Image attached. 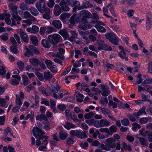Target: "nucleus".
Here are the masks:
<instances>
[{
	"label": "nucleus",
	"mask_w": 152,
	"mask_h": 152,
	"mask_svg": "<svg viewBox=\"0 0 152 152\" xmlns=\"http://www.w3.org/2000/svg\"><path fill=\"white\" fill-rule=\"evenodd\" d=\"M126 139L129 142H132L134 140V137L131 135H128L126 136Z\"/></svg>",
	"instance_id": "nucleus-62"
},
{
	"label": "nucleus",
	"mask_w": 152,
	"mask_h": 152,
	"mask_svg": "<svg viewBox=\"0 0 152 152\" xmlns=\"http://www.w3.org/2000/svg\"><path fill=\"white\" fill-rule=\"evenodd\" d=\"M8 7L10 10V13L12 17L17 22V24H19V21L21 20V18L18 15L17 6L12 2L9 4Z\"/></svg>",
	"instance_id": "nucleus-2"
},
{
	"label": "nucleus",
	"mask_w": 152,
	"mask_h": 152,
	"mask_svg": "<svg viewBox=\"0 0 152 152\" xmlns=\"http://www.w3.org/2000/svg\"><path fill=\"white\" fill-rule=\"evenodd\" d=\"M22 78L23 80V83L24 86H27L30 83V81L28 77L26 75H22Z\"/></svg>",
	"instance_id": "nucleus-28"
},
{
	"label": "nucleus",
	"mask_w": 152,
	"mask_h": 152,
	"mask_svg": "<svg viewBox=\"0 0 152 152\" xmlns=\"http://www.w3.org/2000/svg\"><path fill=\"white\" fill-rule=\"evenodd\" d=\"M100 123L101 124L102 127L104 126H109L110 123L109 121H107L106 119H102L100 121Z\"/></svg>",
	"instance_id": "nucleus-25"
},
{
	"label": "nucleus",
	"mask_w": 152,
	"mask_h": 152,
	"mask_svg": "<svg viewBox=\"0 0 152 152\" xmlns=\"http://www.w3.org/2000/svg\"><path fill=\"white\" fill-rule=\"evenodd\" d=\"M62 38L61 36L57 34H53L50 35L48 38Z\"/></svg>",
	"instance_id": "nucleus-56"
},
{
	"label": "nucleus",
	"mask_w": 152,
	"mask_h": 152,
	"mask_svg": "<svg viewBox=\"0 0 152 152\" xmlns=\"http://www.w3.org/2000/svg\"><path fill=\"white\" fill-rule=\"evenodd\" d=\"M70 33L71 35V37L70 38H75L77 37V33L75 31H71Z\"/></svg>",
	"instance_id": "nucleus-60"
},
{
	"label": "nucleus",
	"mask_w": 152,
	"mask_h": 152,
	"mask_svg": "<svg viewBox=\"0 0 152 152\" xmlns=\"http://www.w3.org/2000/svg\"><path fill=\"white\" fill-rule=\"evenodd\" d=\"M17 64L21 70H23L24 69V63L22 61H18L17 62Z\"/></svg>",
	"instance_id": "nucleus-51"
},
{
	"label": "nucleus",
	"mask_w": 152,
	"mask_h": 152,
	"mask_svg": "<svg viewBox=\"0 0 152 152\" xmlns=\"http://www.w3.org/2000/svg\"><path fill=\"white\" fill-rule=\"evenodd\" d=\"M53 12L54 14L56 16L59 15L61 12V10L58 4H56L54 7Z\"/></svg>",
	"instance_id": "nucleus-8"
},
{
	"label": "nucleus",
	"mask_w": 152,
	"mask_h": 152,
	"mask_svg": "<svg viewBox=\"0 0 152 152\" xmlns=\"http://www.w3.org/2000/svg\"><path fill=\"white\" fill-rule=\"evenodd\" d=\"M109 41L112 44L116 45L119 44L120 39H108Z\"/></svg>",
	"instance_id": "nucleus-32"
},
{
	"label": "nucleus",
	"mask_w": 152,
	"mask_h": 152,
	"mask_svg": "<svg viewBox=\"0 0 152 152\" xmlns=\"http://www.w3.org/2000/svg\"><path fill=\"white\" fill-rule=\"evenodd\" d=\"M29 10L31 14L34 16H36L39 15V13L38 11L34 7H30Z\"/></svg>",
	"instance_id": "nucleus-20"
},
{
	"label": "nucleus",
	"mask_w": 152,
	"mask_h": 152,
	"mask_svg": "<svg viewBox=\"0 0 152 152\" xmlns=\"http://www.w3.org/2000/svg\"><path fill=\"white\" fill-rule=\"evenodd\" d=\"M44 76L45 80H50L53 77V75L49 71L44 72Z\"/></svg>",
	"instance_id": "nucleus-13"
},
{
	"label": "nucleus",
	"mask_w": 152,
	"mask_h": 152,
	"mask_svg": "<svg viewBox=\"0 0 152 152\" xmlns=\"http://www.w3.org/2000/svg\"><path fill=\"white\" fill-rule=\"evenodd\" d=\"M33 134L34 136L37 139H39L40 137L44 136L45 133L42 129H39L38 127H34L32 129Z\"/></svg>",
	"instance_id": "nucleus-4"
},
{
	"label": "nucleus",
	"mask_w": 152,
	"mask_h": 152,
	"mask_svg": "<svg viewBox=\"0 0 152 152\" xmlns=\"http://www.w3.org/2000/svg\"><path fill=\"white\" fill-rule=\"evenodd\" d=\"M6 15L7 17L5 18V20L7 24L11 25V20L10 19V15L9 14H7Z\"/></svg>",
	"instance_id": "nucleus-48"
},
{
	"label": "nucleus",
	"mask_w": 152,
	"mask_h": 152,
	"mask_svg": "<svg viewBox=\"0 0 152 152\" xmlns=\"http://www.w3.org/2000/svg\"><path fill=\"white\" fill-rule=\"evenodd\" d=\"M7 100L5 98H0V107H4L6 105Z\"/></svg>",
	"instance_id": "nucleus-44"
},
{
	"label": "nucleus",
	"mask_w": 152,
	"mask_h": 152,
	"mask_svg": "<svg viewBox=\"0 0 152 152\" xmlns=\"http://www.w3.org/2000/svg\"><path fill=\"white\" fill-rule=\"evenodd\" d=\"M4 134L5 135V136L6 137L8 134V133H10V134L12 135L13 137V133L11 129L9 127H7L4 129Z\"/></svg>",
	"instance_id": "nucleus-36"
},
{
	"label": "nucleus",
	"mask_w": 152,
	"mask_h": 152,
	"mask_svg": "<svg viewBox=\"0 0 152 152\" xmlns=\"http://www.w3.org/2000/svg\"><path fill=\"white\" fill-rule=\"evenodd\" d=\"M97 32L94 29H92L91 30L90 34L89 36V38H95V36L97 34Z\"/></svg>",
	"instance_id": "nucleus-35"
},
{
	"label": "nucleus",
	"mask_w": 152,
	"mask_h": 152,
	"mask_svg": "<svg viewBox=\"0 0 152 152\" xmlns=\"http://www.w3.org/2000/svg\"><path fill=\"white\" fill-rule=\"evenodd\" d=\"M29 61L33 66L35 67L38 66L39 62L37 58H30Z\"/></svg>",
	"instance_id": "nucleus-11"
},
{
	"label": "nucleus",
	"mask_w": 152,
	"mask_h": 152,
	"mask_svg": "<svg viewBox=\"0 0 152 152\" xmlns=\"http://www.w3.org/2000/svg\"><path fill=\"white\" fill-rule=\"evenodd\" d=\"M70 134L73 137L76 136L80 139H85L87 137V136L84 131L79 130H72L70 131Z\"/></svg>",
	"instance_id": "nucleus-3"
},
{
	"label": "nucleus",
	"mask_w": 152,
	"mask_h": 152,
	"mask_svg": "<svg viewBox=\"0 0 152 152\" xmlns=\"http://www.w3.org/2000/svg\"><path fill=\"white\" fill-rule=\"evenodd\" d=\"M138 140L142 145L146 146L148 144V143L147 144V141L143 137H140V138H139Z\"/></svg>",
	"instance_id": "nucleus-40"
},
{
	"label": "nucleus",
	"mask_w": 152,
	"mask_h": 152,
	"mask_svg": "<svg viewBox=\"0 0 152 152\" xmlns=\"http://www.w3.org/2000/svg\"><path fill=\"white\" fill-rule=\"evenodd\" d=\"M123 149L124 150H127L129 151L132 149L131 147L129 146H127L126 143L125 142H123L122 143V148L121 149V151H123Z\"/></svg>",
	"instance_id": "nucleus-37"
},
{
	"label": "nucleus",
	"mask_w": 152,
	"mask_h": 152,
	"mask_svg": "<svg viewBox=\"0 0 152 152\" xmlns=\"http://www.w3.org/2000/svg\"><path fill=\"white\" fill-rule=\"evenodd\" d=\"M117 130V127L114 125L111 126L109 129L108 135H112L113 133L115 132Z\"/></svg>",
	"instance_id": "nucleus-15"
},
{
	"label": "nucleus",
	"mask_w": 152,
	"mask_h": 152,
	"mask_svg": "<svg viewBox=\"0 0 152 152\" xmlns=\"http://www.w3.org/2000/svg\"><path fill=\"white\" fill-rule=\"evenodd\" d=\"M47 30V27L43 26L40 28L39 33L40 34L43 35L44 34L45 31Z\"/></svg>",
	"instance_id": "nucleus-58"
},
{
	"label": "nucleus",
	"mask_w": 152,
	"mask_h": 152,
	"mask_svg": "<svg viewBox=\"0 0 152 152\" xmlns=\"http://www.w3.org/2000/svg\"><path fill=\"white\" fill-rule=\"evenodd\" d=\"M35 74L39 80L40 81H42L44 80V76H43L42 74L39 72H36Z\"/></svg>",
	"instance_id": "nucleus-53"
},
{
	"label": "nucleus",
	"mask_w": 152,
	"mask_h": 152,
	"mask_svg": "<svg viewBox=\"0 0 152 152\" xmlns=\"http://www.w3.org/2000/svg\"><path fill=\"white\" fill-rule=\"evenodd\" d=\"M86 55L87 56H93L96 58L97 57V55L95 53L91 51H88L87 53L86 54Z\"/></svg>",
	"instance_id": "nucleus-52"
},
{
	"label": "nucleus",
	"mask_w": 152,
	"mask_h": 152,
	"mask_svg": "<svg viewBox=\"0 0 152 152\" xmlns=\"http://www.w3.org/2000/svg\"><path fill=\"white\" fill-rule=\"evenodd\" d=\"M52 23L53 26L57 29H60L62 27V24L59 20H54Z\"/></svg>",
	"instance_id": "nucleus-12"
},
{
	"label": "nucleus",
	"mask_w": 152,
	"mask_h": 152,
	"mask_svg": "<svg viewBox=\"0 0 152 152\" xmlns=\"http://www.w3.org/2000/svg\"><path fill=\"white\" fill-rule=\"evenodd\" d=\"M44 12L45 13L43 15V18L44 19L48 20L51 18L50 15V11L49 8L46 10Z\"/></svg>",
	"instance_id": "nucleus-14"
},
{
	"label": "nucleus",
	"mask_w": 152,
	"mask_h": 152,
	"mask_svg": "<svg viewBox=\"0 0 152 152\" xmlns=\"http://www.w3.org/2000/svg\"><path fill=\"white\" fill-rule=\"evenodd\" d=\"M107 145L110 149L115 148L116 146V141L113 138H109L106 140Z\"/></svg>",
	"instance_id": "nucleus-7"
},
{
	"label": "nucleus",
	"mask_w": 152,
	"mask_h": 152,
	"mask_svg": "<svg viewBox=\"0 0 152 152\" xmlns=\"http://www.w3.org/2000/svg\"><path fill=\"white\" fill-rule=\"evenodd\" d=\"M39 90L43 94H45L47 96H49L50 95V93L49 92H47L45 88L43 87H40Z\"/></svg>",
	"instance_id": "nucleus-39"
},
{
	"label": "nucleus",
	"mask_w": 152,
	"mask_h": 152,
	"mask_svg": "<svg viewBox=\"0 0 152 152\" xmlns=\"http://www.w3.org/2000/svg\"><path fill=\"white\" fill-rule=\"evenodd\" d=\"M58 33L63 37V38H68L69 37V35L65 29L60 30Z\"/></svg>",
	"instance_id": "nucleus-16"
},
{
	"label": "nucleus",
	"mask_w": 152,
	"mask_h": 152,
	"mask_svg": "<svg viewBox=\"0 0 152 152\" xmlns=\"http://www.w3.org/2000/svg\"><path fill=\"white\" fill-rule=\"evenodd\" d=\"M43 124L44 125L43 128L45 130L47 131L50 129V122L48 120L43 121Z\"/></svg>",
	"instance_id": "nucleus-34"
},
{
	"label": "nucleus",
	"mask_w": 152,
	"mask_h": 152,
	"mask_svg": "<svg viewBox=\"0 0 152 152\" xmlns=\"http://www.w3.org/2000/svg\"><path fill=\"white\" fill-rule=\"evenodd\" d=\"M75 126L70 122H66L65 124L64 125V127L68 130L69 129L71 128H73L75 127Z\"/></svg>",
	"instance_id": "nucleus-30"
},
{
	"label": "nucleus",
	"mask_w": 152,
	"mask_h": 152,
	"mask_svg": "<svg viewBox=\"0 0 152 152\" xmlns=\"http://www.w3.org/2000/svg\"><path fill=\"white\" fill-rule=\"evenodd\" d=\"M36 119L37 120L42 121L44 120L45 121L47 120L48 119L46 115L44 114H41L40 115H37L36 117Z\"/></svg>",
	"instance_id": "nucleus-29"
},
{
	"label": "nucleus",
	"mask_w": 152,
	"mask_h": 152,
	"mask_svg": "<svg viewBox=\"0 0 152 152\" xmlns=\"http://www.w3.org/2000/svg\"><path fill=\"white\" fill-rule=\"evenodd\" d=\"M139 134L142 137H145L147 136L149 133V131H146L144 128H142L139 130Z\"/></svg>",
	"instance_id": "nucleus-19"
},
{
	"label": "nucleus",
	"mask_w": 152,
	"mask_h": 152,
	"mask_svg": "<svg viewBox=\"0 0 152 152\" xmlns=\"http://www.w3.org/2000/svg\"><path fill=\"white\" fill-rule=\"evenodd\" d=\"M80 5V2L77 1H74L72 0L71 6L72 7H75L76 8Z\"/></svg>",
	"instance_id": "nucleus-43"
},
{
	"label": "nucleus",
	"mask_w": 152,
	"mask_h": 152,
	"mask_svg": "<svg viewBox=\"0 0 152 152\" xmlns=\"http://www.w3.org/2000/svg\"><path fill=\"white\" fill-rule=\"evenodd\" d=\"M99 147L102 149L106 151H110V149L109 148L108 146L104 145V144L101 143L100 144Z\"/></svg>",
	"instance_id": "nucleus-55"
},
{
	"label": "nucleus",
	"mask_w": 152,
	"mask_h": 152,
	"mask_svg": "<svg viewBox=\"0 0 152 152\" xmlns=\"http://www.w3.org/2000/svg\"><path fill=\"white\" fill-rule=\"evenodd\" d=\"M106 38H117L116 35L113 32H110L105 34Z\"/></svg>",
	"instance_id": "nucleus-41"
},
{
	"label": "nucleus",
	"mask_w": 152,
	"mask_h": 152,
	"mask_svg": "<svg viewBox=\"0 0 152 152\" xmlns=\"http://www.w3.org/2000/svg\"><path fill=\"white\" fill-rule=\"evenodd\" d=\"M10 49L11 52L15 54H16L18 52V50L15 45L12 46L10 47Z\"/></svg>",
	"instance_id": "nucleus-49"
},
{
	"label": "nucleus",
	"mask_w": 152,
	"mask_h": 152,
	"mask_svg": "<svg viewBox=\"0 0 152 152\" xmlns=\"http://www.w3.org/2000/svg\"><path fill=\"white\" fill-rule=\"evenodd\" d=\"M71 66H69L68 67L66 70H65L64 72L61 74V75L62 76H64L66 75V74H67L69 72H70L71 69Z\"/></svg>",
	"instance_id": "nucleus-64"
},
{
	"label": "nucleus",
	"mask_w": 152,
	"mask_h": 152,
	"mask_svg": "<svg viewBox=\"0 0 152 152\" xmlns=\"http://www.w3.org/2000/svg\"><path fill=\"white\" fill-rule=\"evenodd\" d=\"M93 2L92 1L91 2L87 1L85 0L83 1V4L85 8L88 7H93Z\"/></svg>",
	"instance_id": "nucleus-24"
},
{
	"label": "nucleus",
	"mask_w": 152,
	"mask_h": 152,
	"mask_svg": "<svg viewBox=\"0 0 152 152\" xmlns=\"http://www.w3.org/2000/svg\"><path fill=\"white\" fill-rule=\"evenodd\" d=\"M50 39H43L42 40V44L45 48H49L50 47Z\"/></svg>",
	"instance_id": "nucleus-9"
},
{
	"label": "nucleus",
	"mask_w": 152,
	"mask_h": 152,
	"mask_svg": "<svg viewBox=\"0 0 152 152\" xmlns=\"http://www.w3.org/2000/svg\"><path fill=\"white\" fill-rule=\"evenodd\" d=\"M50 107L53 110V111L54 113H56V102L53 99H50Z\"/></svg>",
	"instance_id": "nucleus-21"
},
{
	"label": "nucleus",
	"mask_w": 152,
	"mask_h": 152,
	"mask_svg": "<svg viewBox=\"0 0 152 152\" xmlns=\"http://www.w3.org/2000/svg\"><path fill=\"white\" fill-rule=\"evenodd\" d=\"M26 89L27 92H29L31 90H34V87L31 84L27 86Z\"/></svg>",
	"instance_id": "nucleus-63"
},
{
	"label": "nucleus",
	"mask_w": 152,
	"mask_h": 152,
	"mask_svg": "<svg viewBox=\"0 0 152 152\" xmlns=\"http://www.w3.org/2000/svg\"><path fill=\"white\" fill-rule=\"evenodd\" d=\"M31 16V15L30 12L28 11H25L23 16H22V18L23 19H26L29 18Z\"/></svg>",
	"instance_id": "nucleus-50"
},
{
	"label": "nucleus",
	"mask_w": 152,
	"mask_h": 152,
	"mask_svg": "<svg viewBox=\"0 0 152 152\" xmlns=\"http://www.w3.org/2000/svg\"><path fill=\"white\" fill-rule=\"evenodd\" d=\"M81 14L83 16L81 19L80 24L79 28L81 29L85 30L86 28H91L92 26L90 24H86L87 22V19L89 18L91 15L89 12L86 10H83L81 11Z\"/></svg>",
	"instance_id": "nucleus-1"
},
{
	"label": "nucleus",
	"mask_w": 152,
	"mask_h": 152,
	"mask_svg": "<svg viewBox=\"0 0 152 152\" xmlns=\"http://www.w3.org/2000/svg\"><path fill=\"white\" fill-rule=\"evenodd\" d=\"M121 123L122 125L124 126H127L129 125V122L127 118H125L121 120Z\"/></svg>",
	"instance_id": "nucleus-47"
},
{
	"label": "nucleus",
	"mask_w": 152,
	"mask_h": 152,
	"mask_svg": "<svg viewBox=\"0 0 152 152\" xmlns=\"http://www.w3.org/2000/svg\"><path fill=\"white\" fill-rule=\"evenodd\" d=\"M118 56L122 59H125L126 61H128L127 57H126V53L124 50H121L118 54Z\"/></svg>",
	"instance_id": "nucleus-18"
},
{
	"label": "nucleus",
	"mask_w": 152,
	"mask_h": 152,
	"mask_svg": "<svg viewBox=\"0 0 152 152\" xmlns=\"http://www.w3.org/2000/svg\"><path fill=\"white\" fill-rule=\"evenodd\" d=\"M72 0H61L59 4L60 6L63 5H71Z\"/></svg>",
	"instance_id": "nucleus-33"
},
{
	"label": "nucleus",
	"mask_w": 152,
	"mask_h": 152,
	"mask_svg": "<svg viewBox=\"0 0 152 152\" xmlns=\"http://www.w3.org/2000/svg\"><path fill=\"white\" fill-rule=\"evenodd\" d=\"M55 28L51 27H47V30L46 31V34H50L54 31Z\"/></svg>",
	"instance_id": "nucleus-54"
},
{
	"label": "nucleus",
	"mask_w": 152,
	"mask_h": 152,
	"mask_svg": "<svg viewBox=\"0 0 152 152\" xmlns=\"http://www.w3.org/2000/svg\"><path fill=\"white\" fill-rule=\"evenodd\" d=\"M103 11L104 12L103 15L105 16L107 18H111V19H113V18L111 16L107 15V14L108 13V9L106 7H104L102 9Z\"/></svg>",
	"instance_id": "nucleus-42"
},
{
	"label": "nucleus",
	"mask_w": 152,
	"mask_h": 152,
	"mask_svg": "<svg viewBox=\"0 0 152 152\" xmlns=\"http://www.w3.org/2000/svg\"><path fill=\"white\" fill-rule=\"evenodd\" d=\"M140 125L136 123H134L132 124V129L134 131H136L137 129H140Z\"/></svg>",
	"instance_id": "nucleus-45"
},
{
	"label": "nucleus",
	"mask_w": 152,
	"mask_h": 152,
	"mask_svg": "<svg viewBox=\"0 0 152 152\" xmlns=\"http://www.w3.org/2000/svg\"><path fill=\"white\" fill-rule=\"evenodd\" d=\"M68 136L67 133L60 131L59 133V137L61 140H65Z\"/></svg>",
	"instance_id": "nucleus-17"
},
{
	"label": "nucleus",
	"mask_w": 152,
	"mask_h": 152,
	"mask_svg": "<svg viewBox=\"0 0 152 152\" xmlns=\"http://www.w3.org/2000/svg\"><path fill=\"white\" fill-rule=\"evenodd\" d=\"M152 15L150 12H148L147 15L146 28L148 30L152 27Z\"/></svg>",
	"instance_id": "nucleus-6"
},
{
	"label": "nucleus",
	"mask_w": 152,
	"mask_h": 152,
	"mask_svg": "<svg viewBox=\"0 0 152 152\" xmlns=\"http://www.w3.org/2000/svg\"><path fill=\"white\" fill-rule=\"evenodd\" d=\"M71 15L68 13H65L62 14L60 16V19L62 21H64L69 18Z\"/></svg>",
	"instance_id": "nucleus-23"
},
{
	"label": "nucleus",
	"mask_w": 152,
	"mask_h": 152,
	"mask_svg": "<svg viewBox=\"0 0 152 152\" xmlns=\"http://www.w3.org/2000/svg\"><path fill=\"white\" fill-rule=\"evenodd\" d=\"M45 62L46 64L48 69L50 68V67L53 66V62L50 60H46L45 61Z\"/></svg>",
	"instance_id": "nucleus-57"
},
{
	"label": "nucleus",
	"mask_w": 152,
	"mask_h": 152,
	"mask_svg": "<svg viewBox=\"0 0 152 152\" xmlns=\"http://www.w3.org/2000/svg\"><path fill=\"white\" fill-rule=\"evenodd\" d=\"M95 27L98 31L104 33L106 31L105 28L99 25H95Z\"/></svg>",
	"instance_id": "nucleus-31"
},
{
	"label": "nucleus",
	"mask_w": 152,
	"mask_h": 152,
	"mask_svg": "<svg viewBox=\"0 0 152 152\" xmlns=\"http://www.w3.org/2000/svg\"><path fill=\"white\" fill-rule=\"evenodd\" d=\"M39 30V27L36 25L32 26V28H26V31L28 32L32 33H36Z\"/></svg>",
	"instance_id": "nucleus-10"
},
{
	"label": "nucleus",
	"mask_w": 152,
	"mask_h": 152,
	"mask_svg": "<svg viewBox=\"0 0 152 152\" xmlns=\"http://www.w3.org/2000/svg\"><path fill=\"white\" fill-rule=\"evenodd\" d=\"M35 6L38 10L41 13H44L46 10L48 8L46 6L44 2L37 1Z\"/></svg>",
	"instance_id": "nucleus-5"
},
{
	"label": "nucleus",
	"mask_w": 152,
	"mask_h": 152,
	"mask_svg": "<svg viewBox=\"0 0 152 152\" xmlns=\"http://www.w3.org/2000/svg\"><path fill=\"white\" fill-rule=\"evenodd\" d=\"M16 103L19 106L18 107H20L22 104L21 100L20 99L19 96L18 95L16 94Z\"/></svg>",
	"instance_id": "nucleus-38"
},
{
	"label": "nucleus",
	"mask_w": 152,
	"mask_h": 152,
	"mask_svg": "<svg viewBox=\"0 0 152 152\" xmlns=\"http://www.w3.org/2000/svg\"><path fill=\"white\" fill-rule=\"evenodd\" d=\"M53 73H56L58 71L57 67L55 65H53L49 69Z\"/></svg>",
	"instance_id": "nucleus-59"
},
{
	"label": "nucleus",
	"mask_w": 152,
	"mask_h": 152,
	"mask_svg": "<svg viewBox=\"0 0 152 152\" xmlns=\"http://www.w3.org/2000/svg\"><path fill=\"white\" fill-rule=\"evenodd\" d=\"M110 93V91L108 88L105 90H103V93L102 94V96H107Z\"/></svg>",
	"instance_id": "nucleus-61"
},
{
	"label": "nucleus",
	"mask_w": 152,
	"mask_h": 152,
	"mask_svg": "<svg viewBox=\"0 0 152 152\" xmlns=\"http://www.w3.org/2000/svg\"><path fill=\"white\" fill-rule=\"evenodd\" d=\"M106 7L107 8L108 10H109L110 11L111 14L113 16L115 17H116L115 14L114 12V8L113 5L111 4H110L107 5Z\"/></svg>",
	"instance_id": "nucleus-26"
},
{
	"label": "nucleus",
	"mask_w": 152,
	"mask_h": 152,
	"mask_svg": "<svg viewBox=\"0 0 152 152\" xmlns=\"http://www.w3.org/2000/svg\"><path fill=\"white\" fill-rule=\"evenodd\" d=\"M48 138V136L47 135H45L42 136V137H40V138H39V139L40 140H43V141L42 142V144L45 145H47L48 143V142L47 140Z\"/></svg>",
	"instance_id": "nucleus-27"
},
{
	"label": "nucleus",
	"mask_w": 152,
	"mask_h": 152,
	"mask_svg": "<svg viewBox=\"0 0 152 152\" xmlns=\"http://www.w3.org/2000/svg\"><path fill=\"white\" fill-rule=\"evenodd\" d=\"M94 114L92 112H90L88 113H86L84 115V118L86 119H88L94 116Z\"/></svg>",
	"instance_id": "nucleus-46"
},
{
	"label": "nucleus",
	"mask_w": 152,
	"mask_h": 152,
	"mask_svg": "<svg viewBox=\"0 0 152 152\" xmlns=\"http://www.w3.org/2000/svg\"><path fill=\"white\" fill-rule=\"evenodd\" d=\"M151 118L148 117L141 118L139 119V122L142 124H145L147 123L149 120H150Z\"/></svg>",
	"instance_id": "nucleus-22"
}]
</instances>
